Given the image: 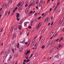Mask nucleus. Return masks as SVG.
Instances as JSON below:
<instances>
[{
  "mask_svg": "<svg viewBox=\"0 0 64 64\" xmlns=\"http://www.w3.org/2000/svg\"><path fill=\"white\" fill-rule=\"evenodd\" d=\"M2 7L3 8H9V4H4L2 5Z\"/></svg>",
  "mask_w": 64,
  "mask_h": 64,
  "instance_id": "1",
  "label": "nucleus"
},
{
  "mask_svg": "<svg viewBox=\"0 0 64 64\" xmlns=\"http://www.w3.org/2000/svg\"><path fill=\"white\" fill-rule=\"evenodd\" d=\"M49 19V18H48V17H47L46 18L44 22L46 21V23H47L48 21V20Z\"/></svg>",
  "mask_w": 64,
  "mask_h": 64,
  "instance_id": "2",
  "label": "nucleus"
},
{
  "mask_svg": "<svg viewBox=\"0 0 64 64\" xmlns=\"http://www.w3.org/2000/svg\"><path fill=\"white\" fill-rule=\"evenodd\" d=\"M25 44L26 45H27V44H28L27 46V47H28V46H29V45H30V41H28V43H27V42H25Z\"/></svg>",
  "mask_w": 64,
  "mask_h": 64,
  "instance_id": "3",
  "label": "nucleus"
},
{
  "mask_svg": "<svg viewBox=\"0 0 64 64\" xmlns=\"http://www.w3.org/2000/svg\"><path fill=\"white\" fill-rule=\"evenodd\" d=\"M26 52V51L24 52V53L26 55H27L28 54H29V53H30V50H29L28 51H27Z\"/></svg>",
  "mask_w": 64,
  "mask_h": 64,
  "instance_id": "4",
  "label": "nucleus"
},
{
  "mask_svg": "<svg viewBox=\"0 0 64 64\" xmlns=\"http://www.w3.org/2000/svg\"><path fill=\"white\" fill-rule=\"evenodd\" d=\"M35 3H31L29 6L28 7H29V8H30V6H31L32 5H35Z\"/></svg>",
  "mask_w": 64,
  "mask_h": 64,
  "instance_id": "5",
  "label": "nucleus"
},
{
  "mask_svg": "<svg viewBox=\"0 0 64 64\" xmlns=\"http://www.w3.org/2000/svg\"><path fill=\"white\" fill-rule=\"evenodd\" d=\"M41 24H40V23L38 24V26L36 28V29H37V30H38V29H39V27H40V26H41Z\"/></svg>",
  "mask_w": 64,
  "mask_h": 64,
  "instance_id": "6",
  "label": "nucleus"
},
{
  "mask_svg": "<svg viewBox=\"0 0 64 64\" xmlns=\"http://www.w3.org/2000/svg\"><path fill=\"white\" fill-rule=\"evenodd\" d=\"M24 2L23 1L22 2L20 3V6H23V5L24 4Z\"/></svg>",
  "mask_w": 64,
  "mask_h": 64,
  "instance_id": "7",
  "label": "nucleus"
},
{
  "mask_svg": "<svg viewBox=\"0 0 64 64\" xmlns=\"http://www.w3.org/2000/svg\"><path fill=\"white\" fill-rule=\"evenodd\" d=\"M20 17V15H19V14L18 13L16 16V18H19Z\"/></svg>",
  "mask_w": 64,
  "mask_h": 64,
  "instance_id": "8",
  "label": "nucleus"
},
{
  "mask_svg": "<svg viewBox=\"0 0 64 64\" xmlns=\"http://www.w3.org/2000/svg\"><path fill=\"white\" fill-rule=\"evenodd\" d=\"M56 58V59L59 58V56L58 55H57L54 56Z\"/></svg>",
  "mask_w": 64,
  "mask_h": 64,
  "instance_id": "9",
  "label": "nucleus"
},
{
  "mask_svg": "<svg viewBox=\"0 0 64 64\" xmlns=\"http://www.w3.org/2000/svg\"><path fill=\"white\" fill-rule=\"evenodd\" d=\"M61 11V10L60 9H59L58 10V12H57V14H59L60 12V11Z\"/></svg>",
  "mask_w": 64,
  "mask_h": 64,
  "instance_id": "10",
  "label": "nucleus"
},
{
  "mask_svg": "<svg viewBox=\"0 0 64 64\" xmlns=\"http://www.w3.org/2000/svg\"><path fill=\"white\" fill-rule=\"evenodd\" d=\"M8 10H6L5 12V15L6 16L7 15V14H8Z\"/></svg>",
  "mask_w": 64,
  "mask_h": 64,
  "instance_id": "11",
  "label": "nucleus"
},
{
  "mask_svg": "<svg viewBox=\"0 0 64 64\" xmlns=\"http://www.w3.org/2000/svg\"><path fill=\"white\" fill-rule=\"evenodd\" d=\"M29 11V8H28L27 9H26V12H28V11Z\"/></svg>",
  "mask_w": 64,
  "mask_h": 64,
  "instance_id": "12",
  "label": "nucleus"
},
{
  "mask_svg": "<svg viewBox=\"0 0 64 64\" xmlns=\"http://www.w3.org/2000/svg\"><path fill=\"white\" fill-rule=\"evenodd\" d=\"M16 37V34L14 33V35L13 36V37L14 38H15Z\"/></svg>",
  "mask_w": 64,
  "mask_h": 64,
  "instance_id": "13",
  "label": "nucleus"
},
{
  "mask_svg": "<svg viewBox=\"0 0 64 64\" xmlns=\"http://www.w3.org/2000/svg\"><path fill=\"white\" fill-rule=\"evenodd\" d=\"M20 52H22V51L23 50V49L22 48H20Z\"/></svg>",
  "mask_w": 64,
  "mask_h": 64,
  "instance_id": "14",
  "label": "nucleus"
},
{
  "mask_svg": "<svg viewBox=\"0 0 64 64\" xmlns=\"http://www.w3.org/2000/svg\"><path fill=\"white\" fill-rule=\"evenodd\" d=\"M32 12H33L32 11H30V13H29V16H31V15H32V14H31V13H32Z\"/></svg>",
  "mask_w": 64,
  "mask_h": 64,
  "instance_id": "15",
  "label": "nucleus"
},
{
  "mask_svg": "<svg viewBox=\"0 0 64 64\" xmlns=\"http://www.w3.org/2000/svg\"><path fill=\"white\" fill-rule=\"evenodd\" d=\"M24 26L25 27H27V24L26 22H25L24 23Z\"/></svg>",
  "mask_w": 64,
  "mask_h": 64,
  "instance_id": "16",
  "label": "nucleus"
},
{
  "mask_svg": "<svg viewBox=\"0 0 64 64\" xmlns=\"http://www.w3.org/2000/svg\"><path fill=\"white\" fill-rule=\"evenodd\" d=\"M17 56H18V54H16L14 55V56L15 57H17Z\"/></svg>",
  "mask_w": 64,
  "mask_h": 64,
  "instance_id": "17",
  "label": "nucleus"
},
{
  "mask_svg": "<svg viewBox=\"0 0 64 64\" xmlns=\"http://www.w3.org/2000/svg\"><path fill=\"white\" fill-rule=\"evenodd\" d=\"M20 6V3H19L17 5V6L18 7H19V6Z\"/></svg>",
  "mask_w": 64,
  "mask_h": 64,
  "instance_id": "18",
  "label": "nucleus"
},
{
  "mask_svg": "<svg viewBox=\"0 0 64 64\" xmlns=\"http://www.w3.org/2000/svg\"><path fill=\"white\" fill-rule=\"evenodd\" d=\"M12 58V56H11V55H10V58H9V59L8 60H9V61H10V59H11Z\"/></svg>",
  "mask_w": 64,
  "mask_h": 64,
  "instance_id": "19",
  "label": "nucleus"
},
{
  "mask_svg": "<svg viewBox=\"0 0 64 64\" xmlns=\"http://www.w3.org/2000/svg\"><path fill=\"white\" fill-rule=\"evenodd\" d=\"M39 53H37L35 55V56L36 57V56H38V54Z\"/></svg>",
  "mask_w": 64,
  "mask_h": 64,
  "instance_id": "20",
  "label": "nucleus"
},
{
  "mask_svg": "<svg viewBox=\"0 0 64 64\" xmlns=\"http://www.w3.org/2000/svg\"><path fill=\"white\" fill-rule=\"evenodd\" d=\"M34 15L35 16H37V15H38V13H36L35 14H34Z\"/></svg>",
  "mask_w": 64,
  "mask_h": 64,
  "instance_id": "21",
  "label": "nucleus"
},
{
  "mask_svg": "<svg viewBox=\"0 0 64 64\" xmlns=\"http://www.w3.org/2000/svg\"><path fill=\"white\" fill-rule=\"evenodd\" d=\"M57 6H56V7L55 8L53 12H55V10H56V8H57Z\"/></svg>",
  "mask_w": 64,
  "mask_h": 64,
  "instance_id": "22",
  "label": "nucleus"
},
{
  "mask_svg": "<svg viewBox=\"0 0 64 64\" xmlns=\"http://www.w3.org/2000/svg\"><path fill=\"white\" fill-rule=\"evenodd\" d=\"M61 19H62V18H61V19H60V21L59 22H58V24H59L60 23V22H62V21L64 19H63L62 20H61Z\"/></svg>",
  "mask_w": 64,
  "mask_h": 64,
  "instance_id": "23",
  "label": "nucleus"
},
{
  "mask_svg": "<svg viewBox=\"0 0 64 64\" xmlns=\"http://www.w3.org/2000/svg\"><path fill=\"white\" fill-rule=\"evenodd\" d=\"M34 22V20H31L30 22L31 24H32V23H33Z\"/></svg>",
  "mask_w": 64,
  "mask_h": 64,
  "instance_id": "24",
  "label": "nucleus"
},
{
  "mask_svg": "<svg viewBox=\"0 0 64 64\" xmlns=\"http://www.w3.org/2000/svg\"><path fill=\"white\" fill-rule=\"evenodd\" d=\"M45 48V46H44V45H43L42 47V49H44Z\"/></svg>",
  "mask_w": 64,
  "mask_h": 64,
  "instance_id": "25",
  "label": "nucleus"
},
{
  "mask_svg": "<svg viewBox=\"0 0 64 64\" xmlns=\"http://www.w3.org/2000/svg\"><path fill=\"white\" fill-rule=\"evenodd\" d=\"M12 30H13V26H12L10 29V32H11V31H12Z\"/></svg>",
  "mask_w": 64,
  "mask_h": 64,
  "instance_id": "26",
  "label": "nucleus"
},
{
  "mask_svg": "<svg viewBox=\"0 0 64 64\" xmlns=\"http://www.w3.org/2000/svg\"><path fill=\"white\" fill-rule=\"evenodd\" d=\"M25 58H26V59H28V57L27 56H26Z\"/></svg>",
  "mask_w": 64,
  "mask_h": 64,
  "instance_id": "27",
  "label": "nucleus"
},
{
  "mask_svg": "<svg viewBox=\"0 0 64 64\" xmlns=\"http://www.w3.org/2000/svg\"><path fill=\"white\" fill-rule=\"evenodd\" d=\"M41 18V16H40L39 18H38V20H40V18Z\"/></svg>",
  "mask_w": 64,
  "mask_h": 64,
  "instance_id": "28",
  "label": "nucleus"
},
{
  "mask_svg": "<svg viewBox=\"0 0 64 64\" xmlns=\"http://www.w3.org/2000/svg\"><path fill=\"white\" fill-rule=\"evenodd\" d=\"M44 28L43 27L41 29V30H42V31H43V30H44Z\"/></svg>",
  "mask_w": 64,
  "mask_h": 64,
  "instance_id": "29",
  "label": "nucleus"
},
{
  "mask_svg": "<svg viewBox=\"0 0 64 64\" xmlns=\"http://www.w3.org/2000/svg\"><path fill=\"white\" fill-rule=\"evenodd\" d=\"M59 40V38H58L57 40H55L54 41V42H55L56 41V42H57V41H58V40Z\"/></svg>",
  "mask_w": 64,
  "mask_h": 64,
  "instance_id": "30",
  "label": "nucleus"
},
{
  "mask_svg": "<svg viewBox=\"0 0 64 64\" xmlns=\"http://www.w3.org/2000/svg\"><path fill=\"white\" fill-rule=\"evenodd\" d=\"M33 54H32L30 55V58H31V57H32V56H33Z\"/></svg>",
  "mask_w": 64,
  "mask_h": 64,
  "instance_id": "31",
  "label": "nucleus"
},
{
  "mask_svg": "<svg viewBox=\"0 0 64 64\" xmlns=\"http://www.w3.org/2000/svg\"><path fill=\"white\" fill-rule=\"evenodd\" d=\"M59 46H57V47H56V50H58V49H59Z\"/></svg>",
  "mask_w": 64,
  "mask_h": 64,
  "instance_id": "32",
  "label": "nucleus"
},
{
  "mask_svg": "<svg viewBox=\"0 0 64 64\" xmlns=\"http://www.w3.org/2000/svg\"><path fill=\"white\" fill-rule=\"evenodd\" d=\"M53 51V49H52V50L50 52V53H51V52H52V51Z\"/></svg>",
  "mask_w": 64,
  "mask_h": 64,
  "instance_id": "33",
  "label": "nucleus"
},
{
  "mask_svg": "<svg viewBox=\"0 0 64 64\" xmlns=\"http://www.w3.org/2000/svg\"><path fill=\"white\" fill-rule=\"evenodd\" d=\"M7 52H8V53H9V52H10V50H9L8 52H7L6 53H7Z\"/></svg>",
  "mask_w": 64,
  "mask_h": 64,
  "instance_id": "34",
  "label": "nucleus"
},
{
  "mask_svg": "<svg viewBox=\"0 0 64 64\" xmlns=\"http://www.w3.org/2000/svg\"><path fill=\"white\" fill-rule=\"evenodd\" d=\"M44 41V39L43 38L42 40L41 41V43H42V42H43Z\"/></svg>",
  "mask_w": 64,
  "mask_h": 64,
  "instance_id": "35",
  "label": "nucleus"
},
{
  "mask_svg": "<svg viewBox=\"0 0 64 64\" xmlns=\"http://www.w3.org/2000/svg\"><path fill=\"white\" fill-rule=\"evenodd\" d=\"M48 13V12L47 13H46L44 14V16H46V15H47V13Z\"/></svg>",
  "mask_w": 64,
  "mask_h": 64,
  "instance_id": "36",
  "label": "nucleus"
},
{
  "mask_svg": "<svg viewBox=\"0 0 64 64\" xmlns=\"http://www.w3.org/2000/svg\"><path fill=\"white\" fill-rule=\"evenodd\" d=\"M59 22H58L56 24V26H57L58 25V24H59Z\"/></svg>",
  "mask_w": 64,
  "mask_h": 64,
  "instance_id": "37",
  "label": "nucleus"
},
{
  "mask_svg": "<svg viewBox=\"0 0 64 64\" xmlns=\"http://www.w3.org/2000/svg\"><path fill=\"white\" fill-rule=\"evenodd\" d=\"M55 42V41H54V40L53 41H52V42H51V43L50 44H52V43H53V42Z\"/></svg>",
  "mask_w": 64,
  "mask_h": 64,
  "instance_id": "38",
  "label": "nucleus"
},
{
  "mask_svg": "<svg viewBox=\"0 0 64 64\" xmlns=\"http://www.w3.org/2000/svg\"><path fill=\"white\" fill-rule=\"evenodd\" d=\"M54 44V43L52 44L51 45V46H54L55 44Z\"/></svg>",
  "mask_w": 64,
  "mask_h": 64,
  "instance_id": "39",
  "label": "nucleus"
},
{
  "mask_svg": "<svg viewBox=\"0 0 64 64\" xmlns=\"http://www.w3.org/2000/svg\"><path fill=\"white\" fill-rule=\"evenodd\" d=\"M30 61V60L29 59H28V60L26 61V62H29V61Z\"/></svg>",
  "mask_w": 64,
  "mask_h": 64,
  "instance_id": "40",
  "label": "nucleus"
},
{
  "mask_svg": "<svg viewBox=\"0 0 64 64\" xmlns=\"http://www.w3.org/2000/svg\"><path fill=\"white\" fill-rule=\"evenodd\" d=\"M35 20L36 22H37L38 21V20H37V18L35 19Z\"/></svg>",
  "mask_w": 64,
  "mask_h": 64,
  "instance_id": "41",
  "label": "nucleus"
},
{
  "mask_svg": "<svg viewBox=\"0 0 64 64\" xmlns=\"http://www.w3.org/2000/svg\"><path fill=\"white\" fill-rule=\"evenodd\" d=\"M3 54H6V51H4L3 52Z\"/></svg>",
  "mask_w": 64,
  "mask_h": 64,
  "instance_id": "42",
  "label": "nucleus"
},
{
  "mask_svg": "<svg viewBox=\"0 0 64 64\" xmlns=\"http://www.w3.org/2000/svg\"><path fill=\"white\" fill-rule=\"evenodd\" d=\"M9 2H10V3L11 4V3H12V0H10Z\"/></svg>",
  "mask_w": 64,
  "mask_h": 64,
  "instance_id": "43",
  "label": "nucleus"
},
{
  "mask_svg": "<svg viewBox=\"0 0 64 64\" xmlns=\"http://www.w3.org/2000/svg\"><path fill=\"white\" fill-rule=\"evenodd\" d=\"M34 40L33 42V40L32 41V44L33 43H34V41H35V40L34 39Z\"/></svg>",
  "mask_w": 64,
  "mask_h": 64,
  "instance_id": "44",
  "label": "nucleus"
},
{
  "mask_svg": "<svg viewBox=\"0 0 64 64\" xmlns=\"http://www.w3.org/2000/svg\"><path fill=\"white\" fill-rule=\"evenodd\" d=\"M27 6H28V4H26L25 5V7H27Z\"/></svg>",
  "mask_w": 64,
  "mask_h": 64,
  "instance_id": "45",
  "label": "nucleus"
},
{
  "mask_svg": "<svg viewBox=\"0 0 64 64\" xmlns=\"http://www.w3.org/2000/svg\"><path fill=\"white\" fill-rule=\"evenodd\" d=\"M17 20H18V21H19V18H17L16 19Z\"/></svg>",
  "mask_w": 64,
  "mask_h": 64,
  "instance_id": "46",
  "label": "nucleus"
},
{
  "mask_svg": "<svg viewBox=\"0 0 64 64\" xmlns=\"http://www.w3.org/2000/svg\"><path fill=\"white\" fill-rule=\"evenodd\" d=\"M63 37H62L60 39L62 40H63Z\"/></svg>",
  "mask_w": 64,
  "mask_h": 64,
  "instance_id": "47",
  "label": "nucleus"
},
{
  "mask_svg": "<svg viewBox=\"0 0 64 64\" xmlns=\"http://www.w3.org/2000/svg\"><path fill=\"white\" fill-rule=\"evenodd\" d=\"M45 3V2H42V3L43 4H44Z\"/></svg>",
  "mask_w": 64,
  "mask_h": 64,
  "instance_id": "48",
  "label": "nucleus"
},
{
  "mask_svg": "<svg viewBox=\"0 0 64 64\" xmlns=\"http://www.w3.org/2000/svg\"><path fill=\"white\" fill-rule=\"evenodd\" d=\"M24 40L22 41V44H24Z\"/></svg>",
  "mask_w": 64,
  "mask_h": 64,
  "instance_id": "49",
  "label": "nucleus"
},
{
  "mask_svg": "<svg viewBox=\"0 0 64 64\" xmlns=\"http://www.w3.org/2000/svg\"><path fill=\"white\" fill-rule=\"evenodd\" d=\"M28 28H30V29H31L32 28L31 26H29L28 27Z\"/></svg>",
  "mask_w": 64,
  "mask_h": 64,
  "instance_id": "50",
  "label": "nucleus"
},
{
  "mask_svg": "<svg viewBox=\"0 0 64 64\" xmlns=\"http://www.w3.org/2000/svg\"><path fill=\"white\" fill-rule=\"evenodd\" d=\"M18 29H19L20 30H21V28L20 27L18 28Z\"/></svg>",
  "mask_w": 64,
  "mask_h": 64,
  "instance_id": "51",
  "label": "nucleus"
},
{
  "mask_svg": "<svg viewBox=\"0 0 64 64\" xmlns=\"http://www.w3.org/2000/svg\"><path fill=\"white\" fill-rule=\"evenodd\" d=\"M26 61L27 60H24V62H26Z\"/></svg>",
  "mask_w": 64,
  "mask_h": 64,
  "instance_id": "52",
  "label": "nucleus"
},
{
  "mask_svg": "<svg viewBox=\"0 0 64 64\" xmlns=\"http://www.w3.org/2000/svg\"><path fill=\"white\" fill-rule=\"evenodd\" d=\"M17 7H16L15 8V9L14 10H17Z\"/></svg>",
  "mask_w": 64,
  "mask_h": 64,
  "instance_id": "53",
  "label": "nucleus"
},
{
  "mask_svg": "<svg viewBox=\"0 0 64 64\" xmlns=\"http://www.w3.org/2000/svg\"><path fill=\"white\" fill-rule=\"evenodd\" d=\"M62 45L61 44H60L59 45V46H58V47L59 48H60V47H61V46Z\"/></svg>",
  "mask_w": 64,
  "mask_h": 64,
  "instance_id": "54",
  "label": "nucleus"
},
{
  "mask_svg": "<svg viewBox=\"0 0 64 64\" xmlns=\"http://www.w3.org/2000/svg\"><path fill=\"white\" fill-rule=\"evenodd\" d=\"M60 3L59 2H58V3L57 4V5H59V4H60Z\"/></svg>",
  "mask_w": 64,
  "mask_h": 64,
  "instance_id": "55",
  "label": "nucleus"
},
{
  "mask_svg": "<svg viewBox=\"0 0 64 64\" xmlns=\"http://www.w3.org/2000/svg\"><path fill=\"white\" fill-rule=\"evenodd\" d=\"M42 36H41V37H40V39H41V38H42Z\"/></svg>",
  "mask_w": 64,
  "mask_h": 64,
  "instance_id": "56",
  "label": "nucleus"
},
{
  "mask_svg": "<svg viewBox=\"0 0 64 64\" xmlns=\"http://www.w3.org/2000/svg\"><path fill=\"white\" fill-rule=\"evenodd\" d=\"M36 8L37 9H38V6H36Z\"/></svg>",
  "mask_w": 64,
  "mask_h": 64,
  "instance_id": "57",
  "label": "nucleus"
},
{
  "mask_svg": "<svg viewBox=\"0 0 64 64\" xmlns=\"http://www.w3.org/2000/svg\"><path fill=\"white\" fill-rule=\"evenodd\" d=\"M3 28H2V30L0 32H1L2 31H3Z\"/></svg>",
  "mask_w": 64,
  "mask_h": 64,
  "instance_id": "58",
  "label": "nucleus"
},
{
  "mask_svg": "<svg viewBox=\"0 0 64 64\" xmlns=\"http://www.w3.org/2000/svg\"><path fill=\"white\" fill-rule=\"evenodd\" d=\"M12 51L13 52H14V49H12Z\"/></svg>",
  "mask_w": 64,
  "mask_h": 64,
  "instance_id": "59",
  "label": "nucleus"
},
{
  "mask_svg": "<svg viewBox=\"0 0 64 64\" xmlns=\"http://www.w3.org/2000/svg\"><path fill=\"white\" fill-rule=\"evenodd\" d=\"M53 22H52L51 24V25H52V24H53Z\"/></svg>",
  "mask_w": 64,
  "mask_h": 64,
  "instance_id": "60",
  "label": "nucleus"
},
{
  "mask_svg": "<svg viewBox=\"0 0 64 64\" xmlns=\"http://www.w3.org/2000/svg\"><path fill=\"white\" fill-rule=\"evenodd\" d=\"M22 32H20V35H21V34H22Z\"/></svg>",
  "mask_w": 64,
  "mask_h": 64,
  "instance_id": "61",
  "label": "nucleus"
},
{
  "mask_svg": "<svg viewBox=\"0 0 64 64\" xmlns=\"http://www.w3.org/2000/svg\"><path fill=\"white\" fill-rule=\"evenodd\" d=\"M23 64H26V63H25V62H23Z\"/></svg>",
  "mask_w": 64,
  "mask_h": 64,
  "instance_id": "62",
  "label": "nucleus"
},
{
  "mask_svg": "<svg viewBox=\"0 0 64 64\" xmlns=\"http://www.w3.org/2000/svg\"><path fill=\"white\" fill-rule=\"evenodd\" d=\"M10 14V12H8V15H9V14Z\"/></svg>",
  "mask_w": 64,
  "mask_h": 64,
  "instance_id": "63",
  "label": "nucleus"
},
{
  "mask_svg": "<svg viewBox=\"0 0 64 64\" xmlns=\"http://www.w3.org/2000/svg\"><path fill=\"white\" fill-rule=\"evenodd\" d=\"M4 56H2V59H4Z\"/></svg>",
  "mask_w": 64,
  "mask_h": 64,
  "instance_id": "64",
  "label": "nucleus"
}]
</instances>
